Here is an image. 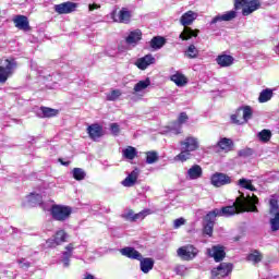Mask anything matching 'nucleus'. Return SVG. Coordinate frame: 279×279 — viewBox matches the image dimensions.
Masks as SVG:
<instances>
[{"label":"nucleus","mask_w":279,"mask_h":279,"mask_svg":"<svg viewBox=\"0 0 279 279\" xmlns=\"http://www.w3.org/2000/svg\"><path fill=\"white\" fill-rule=\"evenodd\" d=\"M240 196L235 198L233 205L215 208L211 213L216 217H234V215H241V213H258V196L253 194L252 196H245L244 193L239 192Z\"/></svg>","instance_id":"f257e3e1"},{"label":"nucleus","mask_w":279,"mask_h":279,"mask_svg":"<svg viewBox=\"0 0 279 279\" xmlns=\"http://www.w3.org/2000/svg\"><path fill=\"white\" fill-rule=\"evenodd\" d=\"M197 19V14L193 11L185 12L181 19L180 23L183 25V31L179 35L181 40H191V38H197L199 36V29H192L189 25H193V22Z\"/></svg>","instance_id":"f03ea898"},{"label":"nucleus","mask_w":279,"mask_h":279,"mask_svg":"<svg viewBox=\"0 0 279 279\" xmlns=\"http://www.w3.org/2000/svg\"><path fill=\"white\" fill-rule=\"evenodd\" d=\"M50 215L54 221L64 222L68 221V219H71L73 207L54 204L50 207Z\"/></svg>","instance_id":"7ed1b4c3"},{"label":"nucleus","mask_w":279,"mask_h":279,"mask_svg":"<svg viewBox=\"0 0 279 279\" xmlns=\"http://www.w3.org/2000/svg\"><path fill=\"white\" fill-rule=\"evenodd\" d=\"M253 114L252 107H239L235 113L231 114L230 120L233 125H245V123L252 119Z\"/></svg>","instance_id":"20e7f679"},{"label":"nucleus","mask_w":279,"mask_h":279,"mask_svg":"<svg viewBox=\"0 0 279 279\" xmlns=\"http://www.w3.org/2000/svg\"><path fill=\"white\" fill-rule=\"evenodd\" d=\"M242 15L250 16L256 10H260V0H234V10H241Z\"/></svg>","instance_id":"39448f33"},{"label":"nucleus","mask_w":279,"mask_h":279,"mask_svg":"<svg viewBox=\"0 0 279 279\" xmlns=\"http://www.w3.org/2000/svg\"><path fill=\"white\" fill-rule=\"evenodd\" d=\"M4 62L7 63L5 66L0 65V84H5L8 78L14 75V69L19 66V63L14 58L5 59Z\"/></svg>","instance_id":"423d86ee"},{"label":"nucleus","mask_w":279,"mask_h":279,"mask_svg":"<svg viewBox=\"0 0 279 279\" xmlns=\"http://www.w3.org/2000/svg\"><path fill=\"white\" fill-rule=\"evenodd\" d=\"M269 215H272V218L269 220L271 232H278L279 230V205L278 199L270 198L269 201Z\"/></svg>","instance_id":"0eeeda50"},{"label":"nucleus","mask_w":279,"mask_h":279,"mask_svg":"<svg viewBox=\"0 0 279 279\" xmlns=\"http://www.w3.org/2000/svg\"><path fill=\"white\" fill-rule=\"evenodd\" d=\"M177 254L181 260H193L199 254V250L192 244H186L177 250Z\"/></svg>","instance_id":"6e6552de"},{"label":"nucleus","mask_w":279,"mask_h":279,"mask_svg":"<svg viewBox=\"0 0 279 279\" xmlns=\"http://www.w3.org/2000/svg\"><path fill=\"white\" fill-rule=\"evenodd\" d=\"M210 182H211L213 186H216V189H219L221 186L232 184V177H230L223 172H216L211 175Z\"/></svg>","instance_id":"1a4fd4ad"},{"label":"nucleus","mask_w":279,"mask_h":279,"mask_svg":"<svg viewBox=\"0 0 279 279\" xmlns=\"http://www.w3.org/2000/svg\"><path fill=\"white\" fill-rule=\"evenodd\" d=\"M234 265L232 263H220V265L211 270L213 278H226L232 274Z\"/></svg>","instance_id":"9d476101"},{"label":"nucleus","mask_w":279,"mask_h":279,"mask_svg":"<svg viewBox=\"0 0 279 279\" xmlns=\"http://www.w3.org/2000/svg\"><path fill=\"white\" fill-rule=\"evenodd\" d=\"M215 219H217V217L211 211L206 214L204 217L205 223L203 225V234L206 236H213V232L215 230Z\"/></svg>","instance_id":"9b49d317"},{"label":"nucleus","mask_w":279,"mask_h":279,"mask_svg":"<svg viewBox=\"0 0 279 279\" xmlns=\"http://www.w3.org/2000/svg\"><path fill=\"white\" fill-rule=\"evenodd\" d=\"M77 10V3L66 1L54 5V12L57 14H71Z\"/></svg>","instance_id":"f8f14e48"},{"label":"nucleus","mask_w":279,"mask_h":279,"mask_svg":"<svg viewBox=\"0 0 279 279\" xmlns=\"http://www.w3.org/2000/svg\"><path fill=\"white\" fill-rule=\"evenodd\" d=\"M14 26L22 32H32V26H29V20L25 15H15L13 17Z\"/></svg>","instance_id":"ddd939ff"},{"label":"nucleus","mask_w":279,"mask_h":279,"mask_svg":"<svg viewBox=\"0 0 279 279\" xmlns=\"http://www.w3.org/2000/svg\"><path fill=\"white\" fill-rule=\"evenodd\" d=\"M180 145L187 151H197L199 149V141L193 136H187L184 141H181Z\"/></svg>","instance_id":"4468645a"},{"label":"nucleus","mask_w":279,"mask_h":279,"mask_svg":"<svg viewBox=\"0 0 279 279\" xmlns=\"http://www.w3.org/2000/svg\"><path fill=\"white\" fill-rule=\"evenodd\" d=\"M87 134L92 141H97V138H101L104 136V126L99 123H94L87 126Z\"/></svg>","instance_id":"2eb2a0df"},{"label":"nucleus","mask_w":279,"mask_h":279,"mask_svg":"<svg viewBox=\"0 0 279 279\" xmlns=\"http://www.w3.org/2000/svg\"><path fill=\"white\" fill-rule=\"evenodd\" d=\"M120 254H122V256H125L126 258H130L131 260H141L143 256L141 252L136 251V248L132 246L121 248Z\"/></svg>","instance_id":"dca6fc26"},{"label":"nucleus","mask_w":279,"mask_h":279,"mask_svg":"<svg viewBox=\"0 0 279 279\" xmlns=\"http://www.w3.org/2000/svg\"><path fill=\"white\" fill-rule=\"evenodd\" d=\"M155 62H156V58H154V56L146 54L145 57L137 59V61L135 62V65L137 66V69H141V71H145L147 66H149L150 64H154Z\"/></svg>","instance_id":"f3484780"},{"label":"nucleus","mask_w":279,"mask_h":279,"mask_svg":"<svg viewBox=\"0 0 279 279\" xmlns=\"http://www.w3.org/2000/svg\"><path fill=\"white\" fill-rule=\"evenodd\" d=\"M140 260V268H141V271H143V274H149L151 271V269H154V258L151 257H143L142 255V258L141 259H137Z\"/></svg>","instance_id":"a211bd4d"},{"label":"nucleus","mask_w":279,"mask_h":279,"mask_svg":"<svg viewBox=\"0 0 279 279\" xmlns=\"http://www.w3.org/2000/svg\"><path fill=\"white\" fill-rule=\"evenodd\" d=\"M143 39V32L141 29L132 31L125 38L126 45H138L140 40Z\"/></svg>","instance_id":"6ab92c4d"},{"label":"nucleus","mask_w":279,"mask_h":279,"mask_svg":"<svg viewBox=\"0 0 279 279\" xmlns=\"http://www.w3.org/2000/svg\"><path fill=\"white\" fill-rule=\"evenodd\" d=\"M167 45V38L162 36H155L149 41V47L153 48L154 51H158V49H162Z\"/></svg>","instance_id":"aec40b11"},{"label":"nucleus","mask_w":279,"mask_h":279,"mask_svg":"<svg viewBox=\"0 0 279 279\" xmlns=\"http://www.w3.org/2000/svg\"><path fill=\"white\" fill-rule=\"evenodd\" d=\"M132 21V12L126 8H122L118 13V20H114L116 23H124L128 25Z\"/></svg>","instance_id":"412c9836"},{"label":"nucleus","mask_w":279,"mask_h":279,"mask_svg":"<svg viewBox=\"0 0 279 279\" xmlns=\"http://www.w3.org/2000/svg\"><path fill=\"white\" fill-rule=\"evenodd\" d=\"M216 62L222 68L232 66L234 64V57L230 54H220L216 58Z\"/></svg>","instance_id":"4be33fe9"},{"label":"nucleus","mask_w":279,"mask_h":279,"mask_svg":"<svg viewBox=\"0 0 279 279\" xmlns=\"http://www.w3.org/2000/svg\"><path fill=\"white\" fill-rule=\"evenodd\" d=\"M138 180V169L133 170L122 182V186H126L128 189L134 186Z\"/></svg>","instance_id":"5701e85b"},{"label":"nucleus","mask_w":279,"mask_h":279,"mask_svg":"<svg viewBox=\"0 0 279 279\" xmlns=\"http://www.w3.org/2000/svg\"><path fill=\"white\" fill-rule=\"evenodd\" d=\"M234 19H236V11H228L222 15H216L211 20V25H215V23H221V21H232Z\"/></svg>","instance_id":"b1692460"},{"label":"nucleus","mask_w":279,"mask_h":279,"mask_svg":"<svg viewBox=\"0 0 279 279\" xmlns=\"http://www.w3.org/2000/svg\"><path fill=\"white\" fill-rule=\"evenodd\" d=\"M213 258L215 260V263H221V260H223V258H226V250L223 248V246H213Z\"/></svg>","instance_id":"393cba45"},{"label":"nucleus","mask_w":279,"mask_h":279,"mask_svg":"<svg viewBox=\"0 0 279 279\" xmlns=\"http://www.w3.org/2000/svg\"><path fill=\"white\" fill-rule=\"evenodd\" d=\"M187 175H189L190 180H197V179L202 178V175H203L202 166H199V165L192 166L187 170Z\"/></svg>","instance_id":"a878e982"},{"label":"nucleus","mask_w":279,"mask_h":279,"mask_svg":"<svg viewBox=\"0 0 279 279\" xmlns=\"http://www.w3.org/2000/svg\"><path fill=\"white\" fill-rule=\"evenodd\" d=\"M73 250H75V245L73 243H70L65 246V251L63 252L64 267H69L71 263V256H73Z\"/></svg>","instance_id":"bb28decb"},{"label":"nucleus","mask_w":279,"mask_h":279,"mask_svg":"<svg viewBox=\"0 0 279 279\" xmlns=\"http://www.w3.org/2000/svg\"><path fill=\"white\" fill-rule=\"evenodd\" d=\"M40 112L43 113L44 119H51V118L58 117V114H60V110L45 107V106L40 107Z\"/></svg>","instance_id":"cd10ccee"},{"label":"nucleus","mask_w":279,"mask_h":279,"mask_svg":"<svg viewBox=\"0 0 279 279\" xmlns=\"http://www.w3.org/2000/svg\"><path fill=\"white\" fill-rule=\"evenodd\" d=\"M234 143L232 142V140L225 137L221 138L218 143L217 146L220 147V149L222 151H232V147H233Z\"/></svg>","instance_id":"c85d7f7f"},{"label":"nucleus","mask_w":279,"mask_h":279,"mask_svg":"<svg viewBox=\"0 0 279 279\" xmlns=\"http://www.w3.org/2000/svg\"><path fill=\"white\" fill-rule=\"evenodd\" d=\"M171 82H174L177 86H186L189 78L182 73H175L170 77Z\"/></svg>","instance_id":"c756f323"},{"label":"nucleus","mask_w":279,"mask_h":279,"mask_svg":"<svg viewBox=\"0 0 279 279\" xmlns=\"http://www.w3.org/2000/svg\"><path fill=\"white\" fill-rule=\"evenodd\" d=\"M191 150H186L185 148H181V153L174 157L175 162H186V160H191Z\"/></svg>","instance_id":"7c9ffc66"},{"label":"nucleus","mask_w":279,"mask_h":279,"mask_svg":"<svg viewBox=\"0 0 279 279\" xmlns=\"http://www.w3.org/2000/svg\"><path fill=\"white\" fill-rule=\"evenodd\" d=\"M246 260H248L250 263H253L254 265H258V263L263 260V254L259 253L258 250H254L253 253H250L246 256Z\"/></svg>","instance_id":"2f4dec72"},{"label":"nucleus","mask_w":279,"mask_h":279,"mask_svg":"<svg viewBox=\"0 0 279 279\" xmlns=\"http://www.w3.org/2000/svg\"><path fill=\"white\" fill-rule=\"evenodd\" d=\"M271 97H274V90L266 88L260 92L258 101L259 104H267V101H270Z\"/></svg>","instance_id":"473e14b6"},{"label":"nucleus","mask_w":279,"mask_h":279,"mask_svg":"<svg viewBox=\"0 0 279 279\" xmlns=\"http://www.w3.org/2000/svg\"><path fill=\"white\" fill-rule=\"evenodd\" d=\"M122 155L126 160H134L138 153L134 148V146H128L125 149L122 150Z\"/></svg>","instance_id":"72a5a7b5"},{"label":"nucleus","mask_w":279,"mask_h":279,"mask_svg":"<svg viewBox=\"0 0 279 279\" xmlns=\"http://www.w3.org/2000/svg\"><path fill=\"white\" fill-rule=\"evenodd\" d=\"M68 236L69 235L66 234V231H64V230L57 231L54 234L56 245H62V243H66Z\"/></svg>","instance_id":"f704fd0d"},{"label":"nucleus","mask_w":279,"mask_h":279,"mask_svg":"<svg viewBox=\"0 0 279 279\" xmlns=\"http://www.w3.org/2000/svg\"><path fill=\"white\" fill-rule=\"evenodd\" d=\"M185 56L190 60H195V58L199 56V50L195 47V45L191 44L185 51Z\"/></svg>","instance_id":"c9c22d12"},{"label":"nucleus","mask_w":279,"mask_h":279,"mask_svg":"<svg viewBox=\"0 0 279 279\" xmlns=\"http://www.w3.org/2000/svg\"><path fill=\"white\" fill-rule=\"evenodd\" d=\"M158 151L149 150L146 151V165H154L159 160Z\"/></svg>","instance_id":"e433bc0d"},{"label":"nucleus","mask_w":279,"mask_h":279,"mask_svg":"<svg viewBox=\"0 0 279 279\" xmlns=\"http://www.w3.org/2000/svg\"><path fill=\"white\" fill-rule=\"evenodd\" d=\"M238 184L241 189H246V191H256V187L252 184V180L250 179L242 178L238 181Z\"/></svg>","instance_id":"4c0bfd02"},{"label":"nucleus","mask_w":279,"mask_h":279,"mask_svg":"<svg viewBox=\"0 0 279 279\" xmlns=\"http://www.w3.org/2000/svg\"><path fill=\"white\" fill-rule=\"evenodd\" d=\"M271 131L264 129L257 134V138H259L260 143H269L271 141Z\"/></svg>","instance_id":"58836bf2"},{"label":"nucleus","mask_w":279,"mask_h":279,"mask_svg":"<svg viewBox=\"0 0 279 279\" xmlns=\"http://www.w3.org/2000/svg\"><path fill=\"white\" fill-rule=\"evenodd\" d=\"M151 85V81L149 78H146L144 81H140L137 84H135L133 90L135 93H141V90H145V88L149 87Z\"/></svg>","instance_id":"ea45409f"},{"label":"nucleus","mask_w":279,"mask_h":279,"mask_svg":"<svg viewBox=\"0 0 279 279\" xmlns=\"http://www.w3.org/2000/svg\"><path fill=\"white\" fill-rule=\"evenodd\" d=\"M72 175L74 180H76L77 182H81V180H84L86 178V172L82 168H74L72 170Z\"/></svg>","instance_id":"a19ab883"},{"label":"nucleus","mask_w":279,"mask_h":279,"mask_svg":"<svg viewBox=\"0 0 279 279\" xmlns=\"http://www.w3.org/2000/svg\"><path fill=\"white\" fill-rule=\"evenodd\" d=\"M149 215H151V209L146 208V209L135 214L133 217V221L136 222V221H138V219L143 220V219H145V217H147Z\"/></svg>","instance_id":"79ce46f5"},{"label":"nucleus","mask_w":279,"mask_h":279,"mask_svg":"<svg viewBox=\"0 0 279 279\" xmlns=\"http://www.w3.org/2000/svg\"><path fill=\"white\" fill-rule=\"evenodd\" d=\"M121 96L120 89H113L111 93L107 94V101H117V99Z\"/></svg>","instance_id":"37998d69"},{"label":"nucleus","mask_w":279,"mask_h":279,"mask_svg":"<svg viewBox=\"0 0 279 279\" xmlns=\"http://www.w3.org/2000/svg\"><path fill=\"white\" fill-rule=\"evenodd\" d=\"M134 209H129L128 213L122 214L121 217L122 219H125V221H130L131 223H134Z\"/></svg>","instance_id":"c03bdc74"},{"label":"nucleus","mask_w":279,"mask_h":279,"mask_svg":"<svg viewBox=\"0 0 279 279\" xmlns=\"http://www.w3.org/2000/svg\"><path fill=\"white\" fill-rule=\"evenodd\" d=\"M31 196L33 197L31 201V202H33V204H38V206H43V195L41 194L31 193Z\"/></svg>","instance_id":"a18cd8bd"},{"label":"nucleus","mask_w":279,"mask_h":279,"mask_svg":"<svg viewBox=\"0 0 279 279\" xmlns=\"http://www.w3.org/2000/svg\"><path fill=\"white\" fill-rule=\"evenodd\" d=\"M186 223V220L184 218L175 219L173 222L174 230H178V228H181V226H184Z\"/></svg>","instance_id":"49530a36"},{"label":"nucleus","mask_w":279,"mask_h":279,"mask_svg":"<svg viewBox=\"0 0 279 279\" xmlns=\"http://www.w3.org/2000/svg\"><path fill=\"white\" fill-rule=\"evenodd\" d=\"M110 130H111V133L113 134V136H119V132H121V129L119 128V125L117 123H111Z\"/></svg>","instance_id":"de8ad7c7"},{"label":"nucleus","mask_w":279,"mask_h":279,"mask_svg":"<svg viewBox=\"0 0 279 279\" xmlns=\"http://www.w3.org/2000/svg\"><path fill=\"white\" fill-rule=\"evenodd\" d=\"M186 121H189V114H186V112H181L178 118V123L182 124L186 123Z\"/></svg>","instance_id":"09e8293b"},{"label":"nucleus","mask_w":279,"mask_h":279,"mask_svg":"<svg viewBox=\"0 0 279 279\" xmlns=\"http://www.w3.org/2000/svg\"><path fill=\"white\" fill-rule=\"evenodd\" d=\"M19 265H21L22 269H29L32 264L29 262H25V258H21L17 260Z\"/></svg>","instance_id":"8fccbe9b"},{"label":"nucleus","mask_w":279,"mask_h":279,"mask_svg":"<svg viewBox=\"0 0 279 279\" xmlns=\"http://www.w3.org/2000/svg\"><path fill=\"white\" fill-rule=\"evenodd\" d=\"M99 8H101V5L97 3L89 4V12H93L94 10H99Z\"/></svg>","instance_id":"3c124183"},{"label":"nucleus","mask_w":279,"mask_h":279,"mask_svg":"<svg viewBox=\"0 0 279 279\" xmlns=\"http://www.w3.org/2000/svg\"><path fill=\"white\" fill-rule=\"evenodd\" d=\"M58 162H60V165H62L63 167H69V165H71V161H64V159L59 158Z\"/></svg>","instance_id":"603ef678"},{"label":"nucleus","mask_w":279,"mask_h":279,"mask_svg":"<svg viewBox=\"0 0 279 279\" xmlns=\"http://www.w3.org/2000/svg\"><path fill=\"white\" fill-rule=\"evenodd\" d=\"M234 241H239V238H234Z\"/></svg>","instance_id":"864d4df0"}]
</instances>
